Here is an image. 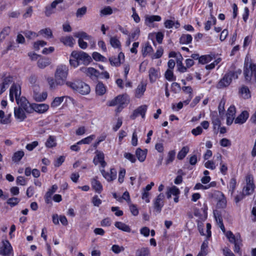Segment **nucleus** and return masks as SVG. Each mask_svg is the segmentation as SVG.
<instances>
[{
  "mask_svg": "<svg viewBox=\"0 0 256 256\" xmlns=\"http://www.w3.org/2000/svg\"><path fill=\"white\" fill-rule=\"evenodd\" d=\"M240 92L242 94H244V98L245 99L250 98V90L246 86H242L240 90Z\"/></svg>",
  "mask_w": 256,
  "mask_h": 256,
  "instance_id": "72a5a7b5",
  "label": "nucleus"
},
{
  "mask_svg": "<svg viewBox=\"0 0 256 256\" xmlns=\"http://www.w3.org/2000/svg\"><path fill=\"white\" fill-rule=\"evenodd\" d=\"M246 186L243 188V191L246 195H250L253 193L255 188L254 183V178L252 174H248L246 176Z\"/></svg>",
  "mask_w": 256,
  "mask_h": 256,
  "instance_id": "423d86ee",
  "label": "nucleus"
},
{
  "mask_svg": "<svg viewBox=\"0 0 256 256\" xmlns=\"http://www.w3.org/2000/svg\"><path fill=\"white\" fill-rule=\"evenodd\" d=\"M50 64V60L47 58H40L38 61V66L40 68H44Z\"/></svg>",
  "mask_w": 256,
  "mask_h": 256,
  "instance_id": "c85d7f7f",
  "label": "nucleus"
},
{
  "mask_svg": "<svg viewBox=\"0 0 256 256\" xmlns=\"http://www.w3.org/2000/svg\"><path fill=\"white\" fill-rule=\"evenodd\" d=\"M146 90V84L141 82L136 90V97L140 98Z\"/></svg>",
  "mask_w": 256,
  "mask_h": 256,
  "instance_id": "aec40b11",
  "label": "nucleus"
},
{
  "mask_svg": "<svg viewBox=\"0 0 256 256\" xmlns=\"http://www.w3.org/2000/svg\"><path fill=\"white\" fill-rule=\"evenodd\" d=\"M92 58L96 61L106 62V58L98 52H94L92 54Z\"/></svg>",
  "mask_w": 256,
  "mask_h": 256,
  "instance_id": "37998d69",
  "label": "nucleus"
},
{
  "mask_svg": "<svg viewBox=\"0 0 256 256\" xmlns=\"http://www.w3.org/2000/svg\"><path fill=\"white\" fill-rule=\"evenodd\" d=\"M175 155L176 152L174 150H170L168 152V158L166 162V165L168 164H169L173 162L175 158Z\"/></svg>",
  "mask_w": 256,
  "mask_h": 256,
  "instance_id": "a18cd8bd",
  "label": "nucleus"
},
{
  "mask_svg": "<svg viewBox=\"0 0 256 256\" xmlns=\"http://www.w3.org/2000/svg\"><path fill=\"white\" fill-rule=\"evenodd\" d=\"M68 68L66 65L58 66L55 74L54 80L52 78H48V82L51 90H54L58 86L64 84L68 75Z\"/></svg>",
  "mask_w": 256,
  "mask_h": 256,
  "instance_id": "f257e3e1",
  "label": "nucleus"
},
{
  "mask_svg": "<svg viewBox=\"0 0 256 256\" xmlns=\"http://www.w3.org/2000/svg\"><path fill=\"white\" fill-rule=\"evenodd\" d=\"M168 190L170 191V193L174 196H178L180 194V190L176 186H172Z\"/></svg>",
  "mask_w": 256,
  "mask_h": 256,
  "instance_id": "e2e57ef3",
  "label": "nucleus"
},
{
  "mask_svg": "<svg viewBox=\"0 0 256 256\" xmlns=\"http://www.w3.org/2000/svg\"><path fill=\"white\" fill-rule=\"evenodd\" d=\"M249 117V113L246 110L242 111L234 120L236 124H244Z\"/></svg>",
  "mask_w": 256,
  "mask_h": 256,
  "instance_id": "4468645a",
  "label": "nucleus"
},
{
  "mask_svg": "<svg viewBox=\"0 0 256 256\" xmlns=\"http://www.w3.org/2000/svg\"><path fill=\"white\" fill-rule=\"evenodd\" d=\"M112 251L115 254H119L121 252H123L124 250V248L123 246H120L118 245H113L112 247Z\"/></svg>",
  "mask_w": 256,
  "mask_h": 256,
  "instance_id": "5fc2aeb1",
  "label": "nucleus"
},
{
  "mask_svg": "<svg viewBox=\"0 0 256 256\" xmlns=\"http://www.w3.org/2000/svg\"><path fill=\"white\" fill-rule=\"evenodd\" d=\"M171 89L172 92L176 94L180 91L181 88L179 84L174 82L172 84Z\"/></svg>",
  "mask_w": 256,
  "mask_h": 256,
  "instance_id": "864d4df0",
  "label": "nucleus"
},
{
  "mask_svg": "<svg viewBox=\"0 0 256 256\" xmlns=\"http://www.w3.org/2000/svg\"><path fill=\"white\" fill-rule=\"evenodd\" d=\"M78 84V88L76 90L78 92L82 95H86L90 92V88L89 85L80 80Z\"/></svg>",
  "mask_w": 256,
  "mask_h": 256,
  "instance_id": "f8f14e48",
  "label": "nucleus"
},
{
  "mask_svg": "<svg viewBox=\"0 0 256 256\" xmlns=\"http://www.w3.org/2000/svg\"><path fill=\"white\" fill-rule=\"evenodd\" d=\"M65 157L63 156H60L54 161V165L56 167H59L64 162Z\"/></svg>",
  "mask_w": 256,
  "mask_h": 256,
  "instance_id": "4d7b16f0",
  "label": "nucleus"
},
{
  "mask_svg": "<svg viewBox=\"0 0 256 256\" xmlns=\"http://www.w3.org/2000/svg\"><path fill=\"white\" fill-rule=\"evenodd\" d=\"M95 153L96 159L98 160L99 162L104 159V155L102 152L96 150Z\"/></svg>",
  "mask_w": 256,
  "mask_h": 256,
  "instance_id": "680f3d73",
  "label": "nucleus"
},
{
  "mask_svg": "<svg viewBox=\"0 0 256 256\" xmlns=\"http://www.w3.org/2000/svg\"><path fill=\"white\" fill-rule=\"evenodd\" d=\"M16 103L18 107L22 108L26 112L32 113V104H30L25 97L22 96L20 100H17Z\"/></svg>",
  "mask_w": 256,
  "mask_h": 256,
  "instance_id": "1a4fd4ad",
  "label": "nucleus"
},
{
  "mask_svg": "<svg viewBox=\"0 0 256 256\" xmlns=\"http://www.w3.org/2000/svg\"><path fill=\"white\" fill-rule=\"evenodd\" d=\"M106 92V87L102 82H98L96 86V92L100 96H103Z\"/></svg>",
  "mask_w": 256,
  "mask_h": 256,
  "instance_id": "6ab92c4d",
  "label": "nucleus"
},
{
  "mask_svg": "<svg viewBox=\"0 0 256 256\" xmlns=\"http://www.w3.org/2000/svg\"><path fill=\"white\" fill-rule=\"evenodd\" d=\"M100 12L104 15L110 14L112 13V10L110 6H108L102 10Z\"/></svg>",
  "mask_w": 256,
  "mask_h": 256,
  "instance_id": "69168bd1",
  "label": "nucleus"
},
{
  "mask_svg": "<svg viewBox=\"0 0 256 256\" xmlns=\"http://www.w3.org/2000/svg\"><path fill=\"white\" fill-rule=\"evenodd\" d=\"M165 78L168 81H173L176 80V77L174 76L172 70L168 69L164 74Z\"/></svg>",
  "mask_w": 256,
  "mask_h": 256,
  "instance_id": "e433bc0d",
  "label": "nucleus"
},
{
  "mask_svg": "<svg viewBox=\"0 0 256 256\" xmlns=\"http://www.w3.org/2000/svg\"><path fill=\"white\" fill-rule=\"evenodd\" d=\"M124 156L126 159L128 160L132 163H134L136 162V158L134 156L129 152H125L124 154Z\"/></svg>",
  "mask_w": 256,
  "mask_h": 256,
  "instance_id": "13d9d810",
  "label": "nucleus"
},
{
  "mask_svg": "<svg viewBox=\"0 0 256 256\" xmlns=\"http://www.w3.org/2000/svg\"><path fill=\"white\" fill-rule=\"evenodd\" d=\"M46 42L44 40H38L34 44V48L36 50H40V46L42 47L46 44Z\"/></svg>",
  "mask_w": 256,
  "mask_h": 256,
  "instance_id": "de8ad7c7",
  "label": "nucleus"
},
{
  "mask_svg": "<svg viewBox=\"0 0 256 256\" xmlns=\"http://www.w3.org/2000/svg\"><path fill=\"white\" fill-rule=\"evenodd\" d=\"M109 61L110 63V64L112 66H118L120 64V60L118 58H116V57L112 56L110 58Z\"/></svg>",
  "mask_w": 256,
  "mask_h": 256,
  "instance_id": "3c124183",
  "label": "nucleus"
},
{
  "mask_svg": "<svg viewBox=\"0 0 256 256\" xmlns=\"http://www.w3.org/2000/svg\"><path fill=\"white\" fill-rule=\"evenodd\" d=\"M16 182L17 184L25 186L26 184V180L23 176H18L16 178Z\"/></svg>",
  "mask_w": 256,
  "mask_h": 256,
  "instance_id": "338daca9",
  "label": "nucleus"
},
{
  "mask_svg": "<svg viewBox=\"0 0 256 256\" xmlns=\"http://www.w3.org/2000/svg\"><path fill=\"white\" fill-rule=\"evenodd\" d=\"M147 110V106L146 105H142L138 108L135 110L137 111L138 115H140L142 118L145 116V114Z\"/></svg>",
  "mask_w": 256,
  "mask_h": 256,
  "instance_id": "58836bf2",
  "label": "nucleus"
},
{
  "mask_svg": "<svg viewBox=\"0 0 256 256\" xmlns=\"http://www.w3.org/2000/svg\"><path fill=\"white\" fill-rule=\"evenodd\" d=\"M236 113V108L234 105L230 106L228 108L227 113L226 116H230L232 117H234V116Z\"/></svg>",
  "mask_w": 256,
  "mask_h": 256,
  "instance_id": "8fccbe9b",
  "label": "nucleus"
},
{
  "mask_svg": "<svg viewBox=\"0 0 256 256\" xmlns=\"http://www.w3.org/2000/svg\"><path fill=\"white\" fill-rule=\"evenodd\" d=\"M10 32V26H6L0 32V35L2 36V38H5L6 36L9 34Z\"/></svg>",
  "mask_w": 256,
  "mask_h": 256,
  "instance_id": "603ef678",
  "label": "nucleus"
},
{
  "mask_svg": "<svg viewBox=\"0 0 256 256\" xmlns=\"http://www.w3.org/2000/svg\"><path fill=\"white\" fill-rule=\"evenodd\" d=\"M114 226L116 228L124 232H130L131 229L130 226L122 222H115Z\"/></svg>",
  "mask_w": 256,
  "mask_h": 256,
  "instance_id": "5701e85b",
  "label": "nucleus"
},
{
  "mask_svg": "<svg viewBox=\"0 0 256 256\" xmlns=\"http://www.w3.org/2000/svg\"><path fill=\"white\" fill-rule=\"evenodd\" d=\"M74 37L81 40H83V38H84L86 40H89L91 38V36L88 35L86 32H76L74 34Z\"/></svg>",
  "mask_w": 256,
  "mask_h": 256,
  "instance_id": "473e14b6",
  "label": "nucleus"
},
{
  "mask_svg": "<svg viewBox=\"0 0 256 256\" xmlns=\"http://www.w3.org/2000/svg\"><path fill=\"white\" fill-rule=\"evenodd\" d=\"M147 152V149L142 150L140 148H138L136 150V155L140 162H143L146 158Z\"/></svg>",
  "mask_w": 256,
  "mask_h": 256,
  "instance_id": "f3484780",
  "label": "nucleus"
},
{
  "mask_svg": "<svg viewBox=\"0 0 256 256\" xmlns=\"http://www.w3.org/2000/svg\"><path fill=\"white\" fill-rule=\"evenodd\" d=\"M64 96L56 97L52 102L50 106L52 108H55L58 106L64 100Z\"/></svg>",
  "mask_w": 256,
  "mask_h": 256,
  "instance_id": "4c0bfd02",
  "label": "nucleus"
},
{
  "mask_svg": "<svg viewBox=\"0 0 256 256\" xmlns=\"http://www.w3.org/2000/svg\"><path fill=\"white\" fill-rule=\"evenodd\" d=\"M188 152V147L187 146H184L182 148V150L178 152L177 156V158L180 160H183L185 158Z\"/></svg>",
  "mask_w": 256,
  "mask_h": 256,
  "instance_id": "cd10ccee",
  "label": "nucleus"
},
{
  "mask_svg": "<svg viewBox=\"0 0 256 256\" xmlns=\"http://www.w3.org/2000/svg\"><path fill=\"white\" fill-rule=\"evenodd\" d=\"M236 179L234 178H231L230 182V190L232 191V194L233 192H234V190L236 186Z\"/></svg>",
  "mask_w": 256,
  "mask_h": 256,
  "instance_id": "052dcab7",
  "label": "nucleus"
},
{
  "mask_svg": "<svg viewBox=\"0 0 256 256\" xmlns=\"http://www.w3.org/2000/svg\"><path fill=\"white\" fill-rule=\"evenodd\" d=\"M85 72L86 76L90 77L93 80H98L100 75V72L98 70L92 67L86 68Z\"/></svg>",
  "mask_w": 256,
  "mask_h": 256,
  "instance_id": "ddd939ff",
  "label": "nucleus"
},
{
  "mask_svg": "<svg viewBox=\"0 0 256 256\" xmlns=\"http://www.w3.org/2000/svg\"><path fill=\"white\" fill-rule=\"evenodd\" d=\"M70 56L74 58H77L79 62L82 61L84 64L88 65L92 61V58L87 53L80 51L74 50L71 53Z\"/></svg>",
  "mask_w": 256,
  "mask_h": 256,
  "instance_id": "20e7f679",
  "label": "nucleus"
},
{
  "mask_svg": "<svg viewBox=\"0 0 256 256\" xmlns=\"http://www.w3.org/2000/svg\"><path fill=\"white\" fill-rule=\"evenodd\" d=\"M148 76L150 81L151 83H154L158 78V71L154 68H151L148 70Z\"/></svg>",
  "mask_w": 256,
  "mask_h": 256,
  "instance_id": "a211bd4d",
  "label": "nucleus"
},
{
  "mask_svg": "<svg viewBox=\"0 0 256 256\" xmlns=\"http://www.w3.org/2000/svg\"><path fill=\"white\" fill-rule=\"evenodd\" d=\"M41 34H45L48 38H52L53 36L52 30L50 28H46L40 30Z\"/></svg>",
  "mask_w": 256,
  "mask_h": 256,
  "instance_id": "6e6d98bb",
  "label": "nucleus"
},
{
  "mask_svg": "<svg viewBox=\"0 0 256 256\" xmlns=\"http://www.w3.org/2000/svg\"><path fill=\"white\" fill-rule=\"evenodd\" d=\"M80 80H76L74 82L66 81L64 84H66L68 87L72 89L73 90L76 91L77 90L78 86V82Z\"/></svg>",
  "mask_w": 256,
  "mask_h": 256,
  "instance_id": "f704fd0d",
  "label": "nucleus"
},
{
  "mask_svg": "<svg viewBox=\"0 0 256 256\" xmlns=\"http://www.w3.org/2000/svg\"><path fill=\"white\" fill-rule=\"evenodd\" d=\"M0 247V254L2 256H13L12 248L8 240H3Z\"/></svg>",
  "mask_w": 256,
  "mask_h": 256,
  "instance_id": "0eeeda50",
  "label": "nucleus"
},
{
  "mask_svg": "<svg viewBox=\"0 0 256 256\" xmlns=\"http://www.w3.org/2000/svg\"><path fill=\"white\" fill-rule=\"evenodd\" d=\"M60 40L64 46L70 47H73L75 40L72 36H62L60 38Z\"/></svg>",
  "mask_w": 256,
  "mask_h": 256,
  "instance_id": "dca6fc26",
  "label": "nucleus"
},
{
  "mask_svg": "<svg viewBox=\"0 0 256 256\" xmlns=\"http://www.w3.org/2000/svg\"><path fill=\"white\" fill-rule=\"evenodd\" d=\"M213 59L210 55H203L200 57L198 63L200 64H206L210 62Z\"/></svg>",
  "mask_w": 256,
  "mask_h": 256,
  "instance_id": "c756f323",
  "label": "nucleus"
},
{
  "mask_svg": "<svg viewBox=\"0 0 256 256\" xmlns=\"http://www.w3.org/2000/svg\"><path fill=\"white\" fill-rule=\"evenodd\" d=\"M92 188L96 192L100 193L102 190V186L100 182L95 178L92 181Z\"/></svg>",
  "mask_w": 256,
  "mask_h": 256,
  "instance_id": "b1692460",
  "label": "nucleus"
},
{
  "mask_svg": "<svg viewBox=\"0 0 256 256\" xmlns=\"http://www.w3.org/2000/svg\"><path fill=\"white\" fill-rule=\"evenodd\" d=\"M87 8L85 6H82L81 8H79L78 9L76 12V16L78 17H82L84 16L86 12Z\"/></svg>",
  "mask_w": 256,
  "mask_h": 256,
  "instance_id": "09e8293b",
  "label": "nucleus"
},
{
  "mask_svg": "<svg viewBox=\"0 0 256 256\" xmlns=\"http://www.w3.org/2000/svg\"><path fill=\"white\" fill-rule=\"evenodd\" d=\"M164 194L160 193L155 199L154 202V208L158 212H160L164 205Z\"/></svg>",
  "mask_w": 256,
  "mask_h": 256,
  "instance_id": "9b49d317",
  "label": "nucleus"
},
{
  "mask_svg": "<svg viewBox=\"0 0 256 256\" xmlns=\"http://www.w3.org/2000/svg\"><path fill=\"white\" fill-rule=\"evenodd\" d=\"M164 50L162 47L158 48L156 52L152 56V58H160L162 54H163Z\"/></svg>",
  "mask_w": 256,
  "mask_h": 256,
  "instance_id": "bf43d9fd",
  "label": "nucleus"
},
{
  "mask_svg": "<svg viewBox=\"0 0 256 256\" xmlns=\"http://www.w3.org/2000/svg\"><path fill=\"white\" fill-rule=\"evenodd\" d=\"M250 61H251V60L246 56L245 58L244 67V78L246 81L250 82L252 77L254 76L256 82V63L250 62Z\"/></svg>",
  "mask_w": 256,
  "mask_h": 256,
  "instance_id": "f03ea898",
  "label": "nucleus"
},
{
  "mask_svg": "<svg viewBox=\"0 0 256 256\" xmlns=\"http://www.w3.org/2000/svg\"><path fill=\"white\" fill-rule=\"evenodd\" d=\"M24 152L22 150H18L15 152L12 157V160L15 162H19L24 156Z\"/></svg>",
  "mask_w": 256,
  "mask_h": 256,
  "instance_id": "bb28decb",
  "label": "nucleus"
},
{
  "mask_svg": "<svg viewBox=\"0 0 256 256\" xmlns=\"http://www.w3.org/2000/svg\"><path fill=\"white\" fill-rule=\"evenodd\" d=\"M6 74H0L2 82L0 84V94H2L13 82V78L10 76H6Z\"/></svg>",
  "mask_w": 256,
  "mask_h": 256,
  "instance_id": "6e6552de",
  "label": "nucleus"
},
{
  "mask_svg": "<svg viewBox=\"0 0 256 256\" xmlns=\"http://www.w3.org/2000/svg\"><path fill=\"white\" fill-rule=\"evenodd\" d=\"M110 44L114 48H118L120 46V40L116 37H111L110 38Z\"/></svg>",
  "mask_w": 256,
  "mask_h": 256,
  "instance_id": "49530a36",
  "label": "nucleus"
},
{
  "mask_svg": "<svg viewBox=\"0 0 256 256\" xmlns=\"http://www.w3.org/2000/svg\"><path fill=\"white\" fill-rule=\"evenodd\" d=\"M242 70L238 69L235 72L230 71L226 73L224 77L219 81L216 87L218 88H222L228 86L232 82V79H236L238 75L242 74Z\"/></svg>",
  "mask_w": 256,
  "mask_h": 256,
  "instance_id": "7ed1b4c3",
  "label": "nucleus"
},
{
  "mask_svg": "<svg viewBox=\"0 0 256 256\" xmlns=\"http://www.w3.org/2000/svg\"><path fill=\"white\" fill-rule=\"evenodd\" d=\"M130 102L128 96L125 94L118 95L114 98L109 102L108 106H112L117 104L126 105L128 104Z\"/></svg>",
  "mask_w": 256,
  "mask_h": 256,
  "instance_id": "39448f33",
  "label": "nucleus"
},
{
  "mask_svg": "<svg viewBox=\"0 0 256 256\" xmlns=\"http://www.w3.org/2000/svg\"><path fill=\"white\" fill-rule=\"evenodd\" d=\"M220 144L222 146L226 147L230 146L231 142L229 140L226 138H223L220 140Z\"/></svg>",
  "mask_w": 256,
  "mask_h": 256,
  "instance_id": "774afa93",
  "label": "nucleus"
},
{
  "mask_svg": "<svg viewBox=\"0 0 256 256\" xmlns=\"http://www.w3.org/2000/svg\"><path fill=\"white\" fill-rule=\"evenodd\" d=\"M153 50V49L148 43L146 44L145 46L142 48V56L145 57L148 53Z\"/></svg>",
  "mask_w": 256,
  "mask_h": 256,
  "instance_id": "c03bdc74",
  "label": "nucleus"
},
{
  "mask_svg": "<svg viewBox=\"0 0 256 256\" xmlns=\"http://www.w3.org/2000/svg\"><path fill=\"white\" fill-rule=\"evenodd\" d=\"M20 202V199L16 197H12L8 199L6 203L11 207L16 206Z\"/></svg>",
  "mask_w": 256,
  "mask_h": 256,
  "instance_id": "c9c22d12",
  "label": "nucleus"
},
{
  "mask_svg": "<svg viewBox=\"0 0 256 256\" xmlns=\"http://www.w3.org/2000/svg\"><path fill=\"white\" fill-rule=\"evenodd\" d=\"M38 144V142L37 141H34L32 142V143L28 144L26 146V148L29 150L32 151V150L36 146H37Z\"/></svg>",
  "mask_w": 256,
  "mask_h": 256,
  "instance_id": "0e129e2a",
  "label": "nucleus"
},
{
  "mask_svg": "<svg viewBox=\"0 0 256 256\" xmlns=\"http://www.w3.org/2000/svg\"><path fill=\"white\" fill-rule=\"evenodd\" d=\"M212 124L214 126V129L216 130V128L218 129L221 125V122L220 118L217 116H212Z\"/></svg>",
  "mask_w": 256,
  "mask_h": 256,
  "instance_id": "79ce46f5",
  "label": "nucleus"
},
{
  "mask_svg": "<svg viewBox=\"0 0 256 256\" xmlns=\"http://www.w3.org/2000/svg\"><path fill=\"white\" fill-rule=\"evenodd\" d=\"M161 20V17L159 16H147L146 17V24L147 26H150V24L156 21L159 22Z\"/></svg>",
  "mask_w": 256,
  "mask_h": 256,
  "instance_id": "393cba45",
  "label": "nucleus"
},
{
  "mask_svg": "<svg viewBox=\"0 0 256 256\" xmlns=\"http://www.w3.org/2000/svg\"><path fill=\"white\" fill-rule=\"evenodd\" d=\"M56 145L55 138L54 136H50L46 142V146L47 148H50L56 146Z\"/></svg>",
  "mask_w": 256,
  "mask_h": 256,
  "instance_id": "2f4dec72",
  "label": "nucleus"
},
{
  "mask_svg": "<svg viewBox=\"0 0 256 256\" xmlns=\"http://www.w3.org/2000/svg\"><path fill=\"white\" fill-rule=\"evenodd\" d=\"M180 58H178L177 59V63H178V70L180 72H184L186 70V68L183 66L182 63V55L180 54Z\"/></svg>",
  "mask_w": 256,
  "mask_h": 256,
  "instance_id": "a19ab883",
  "label": "nucleus"
},
{
  "mask_svg": "<svg viewBox=\"0 0 256 256\" xmlns=\"http://www.w3.org/2000/svg\"><path fill=\"white\" fill-rule=\"evenodd\" d=\"M216 192L218 193V194H220L222 197V199H220L218 200V202L217 204V206L218 208H225L226 205V198H224V194L219 191H216Z\"/></svg>",
  "mask_w": 256,
  "mask_h": 256,
  "instance_id": "7c9ffc66",
  "label": "nucleus"
},
{
  "mask_svg": "<svg viewBox=\"0 0 256 256\" xmlns=\"http://www.w3.org/2000/svg\"><path fill=\"white\" fill-rule=\"evenodd\" d=\"M14 115L16 118L20 122L24 121L26 118L24 110L20 107L14 108Z\"/></svg>",
  "mask_w": 256,
  "mask_h": 256,
  "instance_id": "2eb2a0df",
  "label": "nucleus"
},
{
  "mask_svg": "<svg viewBox=\"0 0 256 256\" xmlns=\"http://www.w3.org/2000/svg\"><path fill=\"white\" fill-rule=\"evenodd\" d=\"M192 38L190 34H182L180 38V43L182 44H187L191 43Z\"/></svg>",
  "mask_w": 256,
  "mask_h": 256,
  "instance_id": "4be33fe9",
  "label": "nucleus"
},
{
  "mask_svg": "<svg viewBox=\"0 0 256 256\" xmlns=\"http://www.w3.org/2000/svg\"><path fill=\"white\" fill-rule=\"evenodd\" d=\"M32 113L35 111L38 114H44L48 111L49 106L46 104H32Z\"/></svg>",
  "mask_w": 256,
  "mask_h": 256,
  "instance_id": "9d476101",
  "label": "nucleus"
},
{
  "mask_svg": "<svg viewBox=\"0 0 256 256\" xmlns=\"http://www.w3.org/2000/svg\"><path fill=\"white\" fill-rule=\"evenodd\" d=\"M47 96L48 94L46 92H44L42 94L34 92V98L36 102H43L46 100Z\"/></svg>",
  "mask_w": 256,
  "mask_h": 256,
  "instance_id": "412c9836",
  "label": "nucleus"
},
{
  "mask_svg": "<svg viewBox=\"0 0 256 256\" xmlns=\"http://www.w3.org/2000/svg\"><path fill=\"white\" fill-rule=\"evenodd\" d=\"M150 254V250L148 248H142L136 252V256H149Z\"/></svg>",
  "mask_w": 256,
  "mask_h": 256,
  "instance_id": "a878e982",
  "label": "nucleus"
},
{
  "mask_svg": "<svg viewBox=\"0 0 256 256\" xmlns=\"http://www.w3.org/2000/svg\"><path fill=\"white\" fill-rule=\"evenodd\" d=\"M95 135L92 134L88 136L77 142V144H89L95 138Z\"/></svg>",
  "mask_w": 256,
  "mask_h": 256,
  "instance_id": "ea45409f",
  "label": "nucleus"
}]
</instances>
